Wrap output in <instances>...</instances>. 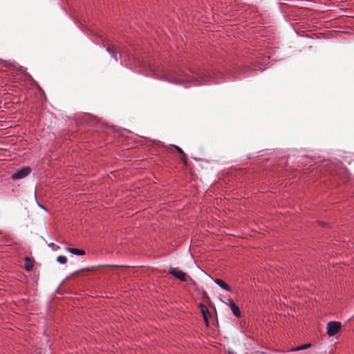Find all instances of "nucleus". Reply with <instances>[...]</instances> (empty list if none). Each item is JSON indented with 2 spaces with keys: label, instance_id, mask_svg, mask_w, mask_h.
<instances>
[{
  "label": "nucleus",
  "instance_id": "obj_1",
  "mask_svg": "<svg viewBox=\"0 0 354 354\" xmlns=\"http://www.w3.org/2000/svg\"><path fill=\"white\" fill-rule=\"evenodd\" d=\"M192 75L185 73L183 71L174 72L165 76L164 80L170 83L180 84L184 82H198L199 83L205 82L206 78L203 77L202 73H196L191 71Z\"/></svg>",
  "mask_w": 354,
  "mask_h": 354
},
{
  "label": "nucleus",
  "instance_id": "obj_2",
  "mask_svg": "<svg viewBox=\"0 0 354 354\" xmlns=\"http://www.w3.org/2000/svg\"><path fill=\"white\" fill-rule=\"evenodd\" d=\"M342 324L338 322H330L328 323L326 328H327V334L329 336L335 335L341 329Z\"/></svg>",
  "mask_w": 354,
  "mask_h": 354
},
{
  "label": "nucleus",
  "instance_id": "obj_3",
  "mask_svg": "<svg viewBox=\"0 0 354 354\" xmlns=\"http://www.w3.org/2000/svg\"><path fill=\"white\" fill-rule=\"evenodd\" d=\"M169 274L178 279L181 281H187L188 279L190 277L186 274L185 272L177 269V268H171L169 270Z\"/></svg>",
  "mask_w": 354,
  "mask_h": 354
},
{
  "label": "nucleus",
  "instance_id": "obj_4",
  "mask_svg": "<svg viewBox=\"0 0 354 354\" xmlns=\"http://www.w3.org/2000/svg\"><path fill=\"white\" fill-rule=\"evenodd\" d=\"M31 171L29 167H25L12 175L14 180L21 179L27 176Z\"/></svg>",
  "mask_w": 354,
  "mask_h": 354
},
{
  "label": "nucleus",
  "instance_id": "obj_5",
  "mask_svg": "<svg viewBox=\"0 0 354 354\" xmlns=\"http://www.w3.org/2000/svg\"><path fill=\"white\" fill-rule=\"evenodd\" d=\"M201 312L203 315V319L205 320V324L207 326H209V317L210 315L209 311L207 306L204 304H200Z\"/></svg>",
  "mask_w": 354,
  "mask_h": 354
},
{
  "label": "nucleus",
  "instance_id": "obj_6",
  "mask_svg": "<svg viewBox=\"0 0 354 354\" xmlns=\"http://www.w3.org/2000/svg\"><path fill=\"white\" fill-rule=\"evenodd\" d=\"M229 306L236 317H239L241 316L239 308L232 299H229Z\"/></svg>",
  "mask_w": 354,
  "mask_h": 354
},
{
  "label": "nucleus",
  "instance_id": "obj_7",
  "mask_svg": "<svg viewBox=\"0 0 354 354\" xmlns=\"http://www.w3.org/2000/svg\"><path fill=\"white\" fill-rule=\"evenodd\" d=\"M25 264L24 268L27 271H31L33 269L34 266V260L28 257H25Z\"/></svg>",
  "mask_w": 354,
  "mask_h": 354
},
{
  "label": "nucleus",
  "instance_id": "obj_8",
  "mask_svg": "<svg viewBox=\"0 0 354 354\" xmlns=\"http://www.w3.org/2000/svg\"><path fill=\"white\" fill-rule=\"evenodd\" d=\"M214 282L218 285L221 288L227 290V291H229V292H231L232 291V289L230 287V286L228 284H227L224 281H223L222 279H214Z\"/></svg>",
  "mask_w": 354,
  "mask_h": 354
},
{
  "label": "nucleus",
  "instance_id": "obj_9",
  "mask_svg": "<svg viewBox=\"0 0 354 354\" xmlns=\"http://www.w3.org/2000/svg\"><path fill=\"white\" fill-rule=\"evenodd\" d=\"M106 51L111 55V57L115 60V62L118 61L117 52L111 45L107 46Z\"/></svg>",
  "mask_w": 354,
  "mask_h": 354
},
{
  "label": "nucleus",
  "instance_id": "obj_10",
  "mask_svg": "<svg viewBox=\"0 0 354 354\" xmlns=\"http://www.w3.org/2000/svg\"><path fill=\"white\" fill-rule=\"evenodd\" d=\"M68 251L75 255H84L85 254V251L84 250L81 249H77V248H68Z\"/></svg>",
  "mask_w": 354,
  "mask_h": 354
},
{
  "label": "nucleus",
  "instance_id": "obj_11",
  "mask_svg": "<svg viewBox=\"0 0 354 354\" xmlns=\"http://www.w3.org/2000/svg\"><path fill=\"white\" fill-rule=\"evenodd\" d=\"M310 346H311L310 344H306L297 346L295 348H293L292 351H301V350L308 348Z\"/></svg>",
  "mask_w": 354,
  "mask_h": 354
},
{
  "label": "nucleus",
  "instance_id": "obj_12",
  "mask_svg": "<svg viewBox=\"0 0 354 354\" xmlns=\"http://www.w3.org/2000/svg\"><path fill=\"white\" fill-rule=\"evenodd\" d=\"M57 261L61 264H65L67 262V258L64 256H59L57 257Z\"/></svg>",
  "mask_w": 354,
  "mask_h": 354
},
{
  "label": "nucleus",
  "instance_id": "obj_13",
  "mask_svg": "<svg viewBox=\"0 0 354 354\" xmlns=\"http://www.w3.org/2000/svg\"><path fill=\"white\" fill-rule=\"evenodd\" d=\"M95 267H91V268H83V269H81L78 271H76L75 272H73L72 274L73 275H75L76 274L79 273V272H84V271H90V270H92Z\"/></svg>",
  "mask_w": 354,
  "mask_h": 354
},
{
  "label": "nucleus",
  "instance_id": "obj_14",
  "mask_svg": "<svg viewBox=\"0 0 354 354\" xmlns=\"http://www.w3.org/2000/svg\"><path fill=\"white\" fill-rule=\"evenodd\" d=\"M180 159L185 165L187 164V156L185 153L181 155Z\"/></svg>",
  "mask_w": 354,
  "mask_h": 354
},
{
  "label": "nucleus",
  "instance_id": "obj_15",
  "mask_svg": "<svg viewBox=\"0 0 354 354\" xmlns=\"http://www.w3.org/2000/svg\"><path fill=\"white\" fill-rule=\"evenodd\" d=\"M174 148L177 150V151H178V153H180L181 155H182L183 153H184L183 150L180 147H178V146H176V145H174Z\"/></svg>",
  "mask_w": 354,
  "mask_h": 354
},
{
  "label": "nucleus",
  "instance_id": "obj_16",
  "mask_svg": "<svg viewBox=\"0 0 354 354\" xmlns=\"http://www.w3.org/2000/svg\"><path fill=\"white\" fill-rule=\"evenodd\" d=\"M50 246H51V247H52V248H53V249H54V250H57V249L59 248V246H56L54 243H52V244L50 245Z\"/></svg>",
  "mask_w": 354,
  "mask_h": 354
},
{
  "label": "nucleus",
  "instance_id": "obj_17",
  "mask_svg": "<svg viewBox=\"0 0 354 354\" xmlns=\"http://www.w3.org/2000/svg\"><path fill=\"white\" fill-rule=\"evenodd\" d=\"M102 267H115V266H108V265H106V266H102Z\"/></svg>",
  "mask_w": 354,
  "mask_h": 354
},
{
  "label": "nucleus",
  "instance_id": "obj_18",
  "mask_svg": "<svg viewBox=\"0 0 354 354\" xmlns=\"http://www.w3.org/2000/svg\"><path fill=\"white\" fill-rule=\"evenodd\" d=\"M228 354H234V353L229 352Z\"/></svg>",
  "mask_w": 354,
  "mask_h": 354
}]
</instances>
